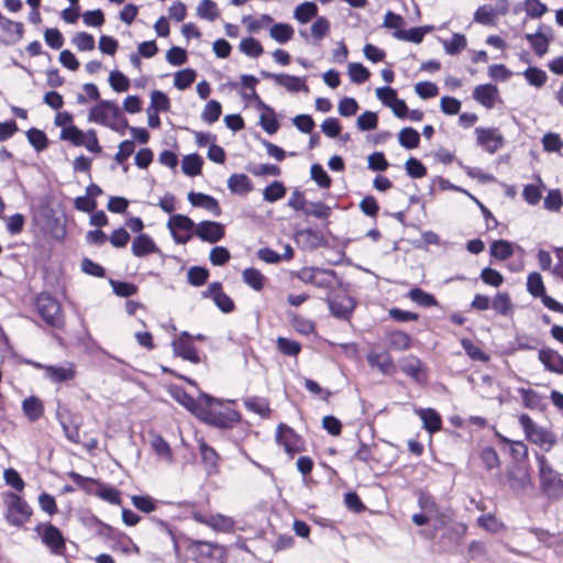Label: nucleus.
<instances>
[{
	"instance_id": "1",
	"label": "nucleus",
	"mask_w": 563,
	"mask_h": 563,
	"mask_svg": "<svg viewBox=\"0 0 563 563\" xmlns=\"http://www.w3.org/2000/svg\"><path fill=\"white\" fill-rule=\"evenodd\" d=\"M34 307L43 322L53 329L64 330L66 325L62 303L47 291L40 292L34 298Z\"/></svg>"
},
{
	"instance_id": "2",
	"label": "nucleus",
	"mask_w": 563,
	"mask_h": 563,
	"mask_svg": "<svg viewBox=\"0 0 563 563\" xmlns=\"http://www.w3.org/2000/svg\"><path fill=\"white\" fill-rule=\"evenodd\" d=\"M88 120L98 124L109 126L113 130L128 128V120L122 114L119 106L109 100H100L89 111Z\"/></svg>"
},
{
	"instance_id": "3",
	"label": "nucleus",
	"mask_w": 563,
	"mask_h": 563,
	"mask_svg": "<svg viewBox=\"0 0 563 563\" xmlns=\"http://www.w3.org/2000/svg\"><path fill=\"white\" fill-rule=\"evenodd\" d=\"M537 460L539 464V482L542 493L552 499L563 496L562 475L552 468L544 455H538Z\"/></svg>"
},
{
	"instance_id": "4",
	"label": "nucleus",
	"mask_w": 563,
	"mask_h": 563,
	"mask_svg": "<svg viewBox=\"0 0 563 563\" xmlns=\"http://www.w3.org/2000/svg\"><path fill=\"white\" fill-rule=\"evenodd\" d=\"M519 423L525 432L526 439L531 443L549 452L556 443L554 433L539 427L527 413L519 416Z\"/></svg>"
},
{
	"instance_id": "5",
	"label": "nucleus",
	"mask_w": 563,
	"mask_h": 563,
	"mask_svg": "<svg viewBox=\"0 0 563 563\" xmlns=\"http://www.w3.org/2000/svg\"><path fill=\"white\" fill-rule=\"evenodd\" d=\"M191 560L196 563H212L225 559V548L217 542L191 540L187 547Z\"/></svg>"
},
{
	"instance_id": "6",
	"label": "nucleus",
	"mask_w": 563,
	"mask_h": 563,
	"mask_svg": "<svg viewBox=\"0 0 563 563\" xmlns=\"http://www.w3.org/2000/svg\"><path fill=\"white\" fill-rule=\"evenodd\" d=\"M168 393L175 401H177L197 418L203 406H213L216 402L220 404L218 399L205 393H201L199 398L195 399L183 387L177 385L169 386Z\"/></svg>"
},
{
	"instance_id": "7",
	"label": "nucleus",
	"mask_w": 563,
	"mask_h": 563,
	"mask_svg": "<svg viewBox=\"0 0 563 563\" xmlns=\"http://www.w3.org/2000/svg\"><path fill=\"white\" fill-rule=\"evenodd\" d=\"M198 419L219 429H231L235 423L240 422L241 415L234 409L213 411L212 406H203L202 410L198 413Z\"/></svg>"
},
{
	"instance_id": "8",
	"label": "nucleus",
	"mask_w": 563,
	"mask_h": 563,
	"mask_svg": "<svg viewBox=\"0 0 563 563\" xmlns=\"http://www.w3.org/2000/svg\"><path fill=\"white\" fill-rule=\"evenodd\" d=\"M8 498L5 519L11 526L22 527L30 520L33 510L21 496L14 493H9Z\"/></svg>"
},
{
	"instance_id": "9",
	"label": "nucleus",
	"mask_w": 563,
	"mask_h": 563,
	"mask_svg": "<svg viewBox=\"0 0 563 563\" xmlns=\"http://www.w3.org/2000/svg\"><path fill=\"white\" fill-rule=\"evenodd\" d=\"M35 531L41 536V540L46 545L49 552L54 555H65L66 553V540L62 531L48 522L45 525H37Z\"/></svg>"
},
{
	"instance_id": "10",
	"label": "nucleus",
	"mask_w": 563,
	"mask_h": 563,
	"mask_svg": "<svg viewBox=\"0 0 563 563\" xmlns=\"http://www.w3.org/2000/svg\"><path fill=\"white\" fill-rule=\"evenodd\" d=\"M297 277L305 284H311L318 288H331L335 278V272L319 267H303L297 273Z\"/></svg>"
},
{
	"instance_id": "11",
	"label": "nucleus",
	"mask_w": 563,
	"mask_h": 563,
	"mask_svg": "<svg viewBox=\"0 0 563 563\" xmlns=\"http://www.w3.org/2000/svg\"><path fill=\"white\" fill-rule=\"evenodd\" d=\"M276 441L279 445L284 446L285 451L290 455L303 450L302 438L285 423L277 426Z\"/></svg>"
},
{
	"instance_id": "12",
	"label": "nucleus",
	"mask_w": 563,
	"mask_h": 563,
	"mask_svg": "<svg viewBox=\"0 0 563 563\" xmlns=\"http://www.w3.org/2000/svg\"><path fill=\"white\" fill-rule=\"evenodd\" d=\"M174 354L194 364L200 363L198 351L192 343V336L184 331L172 342Z\"/></svg>"
},
{
	"instance_id": "13",
	"label": "nucleus",
	"mask_w": 563,
	"mask_h": 563,
	"mask_svg": "<svg viewBox=\"0 0 563 563\" xmlns=\"http://www.w3.org/2000/svg\"><path fill=\"white\" fill-rule=\"evenodd\" d=\"M203 298H211L214 305L223 313H231L235 309V303L232 298L223 291L220 282L211 283L206 290L202 291Z\"/></svg>"
},
{
	"instance_id": "14",
	"label": "nucleus",
	"mask_w": 563,
	"mask_h": 563,
	"mask_svg": "<svg viewBox=\"0 0 563 563\" xmlns=\"http://www.w3.org/2000/svg\"><path fill=\"white\" fill-rule=\"evenodd\" d=\"M194 234L203 242L217 243L223 239L225 231L222 223L203 220L196 225Z\"/></svg>"
},
{
	"instance_id": "15",
	"label": "nucleus",
	"mask_w": 563,
	"mask_h": 563,
	"mask_svg": "<svg viewBox=\"0 0 563 563\" xmlns=\"http://www.w3.org/2000/svg\"><path fill=\"white\" fill-rule=\"evenodd\" d=\"M477 144L490 154L496 153L504 144V137L497 129L476 128Z\"/></svg>"
},
{
	"instance_id": "16",
	"label": "nucleus",
	"mask_w": 563,
	"mask_h": 563,
	"mask_svg": "<svg viewBox=\"0 0 563 563\" xmlns=\"http://www.w3.org/2000/svg\"><path fill=\"white\" fill-rule=\"evenodd\" d=\"M328 303L331 313L342 320H349L355 308V301L349 295L329 298Z\"/></svg>"
},
{
	"instance_id": "17",
	"label": "nucleus",
	"mask_w": 563,
	"mask_h": 563,
	"mask_svg": "<svg viewBox=\"0 0 563 563\" xmlns=\"http://www.w3.org/2000/svg\"><path fill=\"white\" fill-rule=\"evenodd\" d=\"M400 369L404 374L412 378L418 384H423L427 380V375L422 362L415 355L404 357L400 362Z\"/></svg>"
},
{
	"instance_id": "18",
	"label": "nucleus",
	"mask_w": 563,
	"mask_h": 563,
	"mask_svg": "<svg viewBox=\"0 0 563 563\" xmlns=\"http://www.w3.org/2000/svg\"><path fill=\"white\" fill-rule=\"evenodd\" d=\"M45 377L53 383H65L76 377V367L71 362H67L65 365H48L44 367Z\"/></svg>"
},
{
	"instance_id": "19",
	"label": "nucleus",
	"mask_w": 563,
	"mask_h": 563,
	"mask_svg": "<svg viewBox=\"0 0 563 563\" xmlns=\"http://www.w3.org/2000/svg\"><path fill=\"white\" fill-rule=\"evenodd\" d=\"M188 200L192 207L203 208L214 217L221 216L222 210L218 200L210 195L190 191L188 194Z\"/></svg>"
},
{
	"instance_id": "20",
	"label": "nucleus",
	"mask_w": 563,
	"mask_h": 563,
	"mask_svg": "<svg viewBox=\"0 0 563 563\" xmlns=\"http://www.w3.org/2000/svg\"><path fill=\"white\" fill-rule=\"evenodd\" d=\"M131 251L136 257H144L161 252L154 240L145 233H140L133 239Z\"/></svg>"
},
{
	"instance_id": "21",
	"label": "nucleus",
	"mask_w": 563,
	"mask_h": 563,
	"mask_svg": "<svg viewBox=\"0 0 563 563\" xmlns=\"http://www.w3.org/2000/svg\"><path fill=\"white\" fill-rule=\"evenodd\" d=\"M367 362L372 367L378 368L384 375H394L396 373V365L388 352L369 353Z\"/></svg>"
},
{
	"instance_id": "22",
	"label": "nucleus",
	"mask_w": 563,
	"mask_h": 563,
	"mask_svg": "<svg viewBox=\"0 0 563 563\" xmlns=\"http://www.w3.org/2000/svg\"><path fill=\"white\" fill-rule=\"evenodd\" d=\"M498 97V88L492 84L478 85L473 91V98L487 109H492Z\"/></svg>"
},
{
	"instance_id": "23",
	"label": "nucleus",
	"mask_w": 563,
	"mask_h": 563,
	"mask_svg": "<svg viewBox=\"0 0 563 563\" xmlns=\"http://www.w3.org/2000/svg\"><path fill=\"white\" fill-rule=\"evenodd\" d=\"M542 29H548V26L541 24L536 33H527L525 35L526 40L530 43L534 53L542 57L547 54L551 41V35H547L542 33Z\"/></svg>"
},
{
	"instance_id": "24",
	"label": "nucleus",
	"mask_w": 563,
	"mask_h": 563,
	"mask_svg": "<svg viewBox=\"0 0 563 563\" xmlns=\"http://www.w3.org/2000/svg\"><path fill=\"white\" fill-rule=\"evenodd\" d=\"M539 361L543 364L545 369L563 374V356L552 349H541L539 351Z\"/></svg>"
},
{
	"instance_id": "25",
	"label": "nucleus",
	"mask_w": 563,
	"mask_h": 563,
	"mask_svg": "<svg viewBox=\"0 0 563 563\" xmlns=\"http://www.w3.org/2000/svg\"><path fill=\"white\" fill-rule=\"evenodd\" d=\"M0 30L8 37V42L16 43L23 37L24 27L21 22H15L0 12Z\"/></svg>"
},
{
	"instance_id": "26",
	"label": "nucleus",
	"mask_w": 563,
	"mask_h": 563,
	"mask_svg": "<svg viewBox=\"0 0 563 563\" xmlns=\"http://www.w3.org/2000/svg\"><path fill=\"white\" fill-rule=\"evenodd\" d=\"M433 30L432 25H423L412 27L410 30H397L393 33V36L399 41L411 42L415 44H420L423 41V37L427 33Z\"/></svg>"
},
{
	"instance_id": "27",
	"label": "nucleus",
	"mask_w": 563,
	"mask_h": 563,
	"mask_svg": "<svg viewBox=\"0 0 563 563\" xmlns=\"http://www.w3.org/2000/svg\"><path fill=\"white\" fill-rule=\"evenodd\" d=\"M418 416L422 420L423 428L429 433H435L442 429V419L441 416L437 412V410L432 408H421L417 410Z\"/></svg>"
},
{
	"instance_id": "28",
	"label": "nucleus",
	"mask_w": 563,
	"mask_h": 563,
	"mask_svg": "<svg viewBox=\"0 0 563 563\" xmlns=\"http://www.w3.org/2000/svg\"><path fill=\"white\" fill-rule=\"evenodd\" d=\"M22 411L31 422L37 421L44 415L43 401L35 396H30L22 401Z\"/></svg>"
},
{
	"instance_id": "29",
	"label": "nucleus",
	"mask_w": 563,
	"mask_h": 563,
	"mask_svg": "<svg viewBox=\"0 0 563 563\" xmlns=\"http://www.w3.org/2000/svg\"><path fill=\"white\" fill-rule=\"evenodd\" d=\"M228 188L232 194L244 196L253 190V184L245 174H232L228 179Z\"/></svg>"
},
{
	"instance_id": "30",
	"label": "nucleus",
	"mask_w": 563,
	"mask_h": 563,
	"mask_svg": "<svg viewBox=\"0 0 563 563\" xmlns=\"http://www.w3.org/2000/svg\"><path fill=\"white\" fill-rule=\"evenodd\" d=\"M243 402H244L245 408L249 411L254 412L262 418H269V416L272 413V409L269 407V401H268V399H266L264 397H258V396L247 397L244 399Z\"/></svg>"
},
{
	"instance_id": "31",
	"label": "nucleus",
	"mask_w": 563,
	"mask_h": 563,
	"mask_svg": "<svg viewBox=\"0 0 563 563\" xmlns=\"http://www.w3.org/2000/svg\"><path fill=\"white\" fill-rule=\"evenodd\" d=\"M199 451L201 455V461L208 470V473H216L219 467L220 456L217 451L207 444L205 441H200Z\"/></svg>"
},
{
	"instance_id": "32",
	"label": "nucleus",
	"mask_w": 563,
	"mask_h": 563,
	"mask_svg": "<svg viewBox=\"0 0 563 563\" xmlns=\"http://www.w3.org/2000/svg\"><path fill=\"white\" fill-rule=\"evenodd\" d=\"M291 327L300 334L310 335L316 331V324L312 320L302 317L298 313H288Z\"/></svg>"
},
{
	"instance_id": "33",
	"label": "nucleus",
	"mask_w": 563,
	"mask_h": 563,
	"mask_svg": "<svg viewBox=\"0 0 563 563\" xmlns=\"http://www.w3.org/2000/svg\"><path fill=\"white\" fill-rule=\"evenodd\" d=\"M387 340L389 349L396 351L408 350L411 345V336L408 333L400 330L389 332L387 335Z\"/></svg>"
},
{
	"instance_id": "34",
	"label": "nucleus",
	"mask_w": 563,
	"mask_h": 563,
	"mask_svg": "<svg viewBox=\"0 0 563 563\" xmlns=\"http://www.w3.org/2000/svg\"><path fill=\"white\" fill-rule=\"evenodd\" d=\"M203 159L198 154H189L183 158L181 169L187 176L195 177L201 174Z\"/></svg>"
},
{
	"instance_id": "35",
	"label": "nucleus",
	"mask_w": 563,
	"mask_h": 563,
	"mask_svg": "<svg viewBox=\"0 0 563 563\" xmlns=\"http://www.w3.org/2000/svg\"><path fill=\"white\" fill-rule=\"evenodd\" d=\"M243 282L255 291H261L265 286V276L254 267L245 268L242 273Z\"/></svg>"
},
{
	"instance_id": "36",
	"label": "nucleus",
	"mask_w": 563,
	"mask_h": 563,
	"mask_svg": "<svg viewBox=\"0 0 563 563\" xmlns=\"http://www.w3.org/2000/svg\"><path fill=\"white\" fill-rule=\"evenodd\" d=\"M408 298L420 307L429 308L438 306L437 298L419 287L409 290Z\"/></svg>"
},
{
	"instance_id": "37",
	"label": "nucleus",
	"mask_w": 563,
	"mask_h": 563,
	"mask_svg": "<svg viewBox=\"0 0 563 563\" xmlns=\"http://www.w3.org/2000/svg\"><path fill=\"white\" fill-rule=\"evenodd\" d=\"M492 307L496 313L508 317L512 314L514 308L508 292H498L492 300Z\"/></svg>"
},
{
	"instance_id": "38",
	"label": "nucleus",
	"mask_w": 563,
	"mask_h": 563,
	"mask_svg": "<svg viewBox=\"0 0 563 563\" xmlns=\"http://www.w3.org/2000/svg\"><path fill=\"white\" fill-rule=\"evenodd\" d=\"M294 33V27L287 23H275L269 30L271 37L279 44L289 42Z\"/></svg>"
},
{
	"instance_id": "39",
	"label": "nucleus",
	"mask_w": 563,
	"mask_h": 563,
	"mask_svg": "<svg viewBox=\"0 0 563 563\" xmlns=\"http://www.w3.org/2000/svg\"><path fill=\"white\" fill-rule=\"evenodd\" d=\"M489 253L490 256L499 261H506L514 254V247L512 244L506 240H497L490 244Z\"/></svg>"
},
{
	"instance_id": "40",
	"label": "nucleus",
	"mask_w": 563,
	"mask_h": 563,
	"mask_svg": "<svg viewBox=\"0 0 563 563\" xmlns=\"http://www.w3.org/2000/svg\"><path fill=\"white\" fill-rule=\"evenodd\" d=\"M277 78L280 79L278 85L285 87L290 92H299V91L308 92L309 91L307 84L300 77L282 74V77H277Z\"/></svg>"
},
{
	"instance_id": "41",
	"label": "nucleus",
	"mask_w": 563,
	"mask_h": 563,
	"mask_svg": "<svg viewBox=\"0 0 563 563\" xmlns=\"http://www.w3.org/2000/svg\"><path fill=\"white\" fill-rule=\"evenodd\" d=\"M507 479L510 488L516 493L523 492L531 485L530 476L526 472L516 473L514 471H509L507 472Z\"/></svg>"
},
{
	"instance_id": "42",
	"label": "nucleus",
	"mask_w": 563,
	"mask_h": 563,
	"mask_svg": "<svg viewBox=\"0 0 563 563\" xmlns=\"http://www.w3.org/2000/svg\"><path fill=\"white\" fill-rule=\"evenodd\" d=\"M398 141L402 147L412 150L419 146L420 134L413 128H404L398 134Z\"/></svg>"
},
{
	"instance_id": "43",
	"label": "nucleus",
	"mask_w": 563,
	"mask_h": 563,
	"mask_svg": "<svg viewBox=\"0 0 563 563\" xmlns=\"http://www.w3.org/2000/svg\"><path fill=\"white\" fill-rule=\"evenodd\" d=\"M208 527L214 531L230 532L234 528V520L231 517L217 514L209 516Z\"/></svg>"
},
{
	"instance_id": "44",
	"label": "nucleus",
	"mask_w": 563,
	"mask_h": 563,
	"mask_svg": "<svg viewBox=\"0 0 563 563\" xmlns=\"http://www.w3.org/2000/svg\"><path fill=\"white\" fill-rule=\"evenodd\" d=\"M317 14H318L317 4L314 2L307 1V2L299 4L295 9L294 16L300 23H307L312 18L317 16Z\"/></svg>"
},
{
	"instance_id": "45",
	"label": "nucleus",
	"mask_w": 563,
	"mask_h": 563,
	"mask_svg": "<svg viewBox=\"0 0 563 563\" xmlns=\"http://www.w3.org/2000/svg\"><path fill=\"white\" fill-rule=\"evenodd\" d=\"M68 476L80 489L89 495H95L93 486L100 485V481L82 476L75 471L69 472Z\"/></svg>"
},
{
	"instance_id": "46",
	"label": "nucleus",
	"mask_w": 563,
	"mask_h": 563,
	"mask_svg": "<svg viewBox=\"0 0 563 563\" xmlns=\"http://www.w3.org/2000/svg\"><path fill=\"white\" fill-rule=\"evenodd\" d=\"M239 48L243 54L253 58L260 57L264 52L262 44L252 36L244 37L240 42Z\"/></svg>"
},
{
	"instance_id": "47",
	"label": "nucleus",
	"mask_w": 563,
	"mask_h": 563,
	"mask_svg": "<svg viewBox=\"0 0 563 563\" xmlns=\"http://www.w3.org/2000/svg\"><path fill=\"white\" fill-rule=\"evenodd\" d=\"M286 195V187L282 181L274 180L263 190V199L267 202H275Z\"/></svg>"
},
{
	"instance_id": "48",
	"label": "nucleus",
	"mask_w": 563,
	"mask_h": 563,
	"mask_svg": "<svg viewBox=\"0 0 563 563\" xmlns=\"http://www.w3.org/2000/svg\"><path fill=\"white\" fill-rule=\"evenodd\" d=\"M26 137L36 152H42L48 146V139L46 134L40 129L31 128L26 132Z\"/></svg>"
},
{
	"instance_id": "49",
	"label": "nucleus",
	"mask_w": 563,
	"mask_h": 563,
	"mask_svg": "<svg viewBox=\"0 0 563 563\" xmlns=\"http://www.w3.org/2000/svg\"><path fill=\"white\" fill-rule=\"evenodd\" d=\"M222 113L221 103L217 100H209L201 113V119L208 123L213 124L217 122Z\"/></svg>"
},
{
	"instance_id": "50",
	"label": "nucleus",
	"mask_w": 563,
	"mask_h": 563,
	"mask_svg": "<svg viewBox=\"0 0 563 563\" xmlns=\"http://www.w3.org/2000/svg\"><path fill=\"white\" fill-rule=\"evenodd\" d=\"M85 137L86 133L73 124L63 128L60 132V139L69 141L75 146H82L85 143Z\"/></svg>"
},
{
	"instance_id": "51",
	"label": "nucleus",
	"mask_w": 563,
	"mask_h": 563,
	"mask_svg": "<svg viewBox=\"0 0 563 563\" xmlns=\"http://www.w3.org/2000/svg\"><path fill=\"white\" fill-rule=\"evenodd\" d=\"M95 495L112 505L121 504L120 492L115 487L104 485L101 482L100 485H98V489L96 490Z\"/></svg>"
},
{
	"instance_id": "52",
	"label": "nucleus",
	"mask_w": 563,
	"mask_h": 563,
	"mask_svg": "<svg viewBox=\"0 0 563 563\" xmlns=\"http://www.w3.org/2000/svg\"><path fill=\"white\" fill-rule=\"evenodd\" d=\"M151 446L158 456L165 459L168 462L173 461L172 449L168 442L161 434L153 437L151 440Z\"/></svg>"
},
{
	"instance_id": "53",
	"label": "nucleus",
	"mask_w": 563,
	"mask_h": 563,
	"mask_svg": "<svg viewBox=\"0 0 563 563\" xmlns=\"http://www.w3.org/2000/svg\"><path fill=\"white\" fill-rule=\"evenodd\" d=\"M196 70L192 68H185L175 74L174 86L179 90L189 88L196 79Z\"/></svg>"
},
{
	"instance_id": "54",
	"label": "nucleus",
	"mask_w": 563,
	"mask_h": 563,
	"mask_svg": "<svg viewBox=\"0 0 563 563\" xmlns=\"http://www.w3.org/2000/svg\"><path fill=\"white\" fill-rule=\"evenodd\" d=\"M197 15L201 19L214 21L219 16L217 3L213 0H201L197 7Z\"/></svg>"
},
{
	"instance_id": "55",
	"label": "nucleus",
	"mask_w": 563,
	"mask_h": 563,
	"mask_svg": "<svg viewBox=\"0 0 563 563\" xmlns=\"http://www.w3.org/2000/svg\"><path fill=\"white\" fill-rule=\"evenodd\" d=\"M461 345L471 360L481 362H487L489 360V356L478 345L474 344L472 340L463 338Z\"/></svg>"
},
{
	"instance_id": "56",
	"label": "nucleus",
	"mask_w": 563,
	"mask_h": 563,
	"mask_svg": "<svg viewBox=\"0 0 563 563\" xmlns=\"http://www.w3.org/2000/svg\"><path fill=\"white\" fill-rule=\"evenodd\" d=\"M167 225L172 233L176 230L189 232L195 228V222L187 216L174 214L168 220Z\"/></svg>"
},
{
	"instance_id": "57",
	"label": "nucleus",
	"mask_w": 563,
	"mask_h": 563,
	"mask_svg": "<svg viewBox=\"0 0 563 563\" xmlns=\"http://www.w3.org/2000/svg\"><path fill=\"white\" fill-rule=\"evenodd\" d=\"M466 44V37L461 33H454L450 40L443 42L444 51L449 55L459 54L465 48Z\"/></svg>"
},
{
	"instance_id": "58",
	"label": "nucleus",
	"mask_w": 563,
	"mask_h": 563,
	"mask_svg": "<svg viewBox=\"0 0 563 563\" xmlns=\"http://www.w3.org/2000/svg\"><path fill=\"white\" fill-rule=\"evenodd\" d=\"M113 292L122 298H129L137 292V286L133 283L110 279Z\"/></svg>"
},
{
	"instance_id": "59",
	"label": "nucleus",
	"mask_w": 563,
	"mask_h": 563,
	"mask_svg": "<svg viewBox=\"0 0 563 563\" xmlns=\"http://www.w3.org/2000/svg\"><path fill=\"white\" fill-rule=\"evenodd\" d=\"M527 290L534 298H539L545 292V287L543 284L542 276L537 273H530L527 278Z\"/></svg>"
},
{
	"instance_id": "60",
	"label": "nucleus",
	"mask_w": 563,
	"mask_h": 563,
	"mask_svg": "<svg viewBox=\"0 0 563 563\" xmlns=\"http://www.w3.org/2000/svg\"><path fill=\"white\" fill-rule=\"evenodd\" d=\"M148 109L157 112H167L170 109V101L166 93L159 90H154L151 93V104Z\"/></svg>"
},
{
	"instance_id": "61",
	"label": "nucleus",
	"mask_w": 563,
	"mask_h": 563,
	"mask_svg": "<svg viewBox=\"0 0 563 563\" xmlns=\"http://www.w3.org/2000/svg\"><path fill=\"white\" fill-rule=\"evenodd\" d=\"M347 73L350 79L357 85L364 84L371 76L369 70L361 63H351Z\"/></svg>"
},
{
	"instance_id": "62",
	"label": "nucleus",
	"mask_w": 563,
	"mask_h": 563,
	"mask_svg": "<svg viewBox=\"0 0 563 563\" xmlns=\"http://www.w3.org/2000/svg\"><path fill=\"white\" fill-rule=\"evenodd\" d=\"M522 402L529 409H543V397L532 389H520Z\"/></svg>"
},
{
	"instance_id": "63",
	"label": "nucleus",
	"mask_w": 563,
	"mask_h": 563,
	"mask_svg": "<svg viewBox=\"0 0 563 563\" xmlns=\"http://www.w3.org/2000/svg\"><path fill=\"white\" fill-rule=\"evenodd\" d=\"M209 277V271L202 266H192L188 269L187 280L191 286H202Z\"/></svg>"
},
{
	"instance_id": "64",
	"label": "nucleus",
	"mask_w": 563,
	"mask_h": 563,
	"mask_svg": "<svg viewBox=\"0 0 563 563\" xmlns=\"http://www.w3.org/2000/svg\"><path fill=\"white\" fill-rule=\"evenodd\" d=\"M132 505L140 511L150 514L156 509L157 501L148 495H134L131 498Z\"/></svg>"
}]
</instances>
